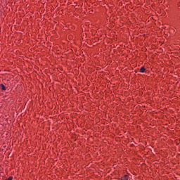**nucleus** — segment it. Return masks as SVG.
Listing matches in <instances>:
<instances>
[{
    "instance_id": "obj_4",
    "label": "nucleus",
    "mask_w": 180,
    "mask_h": 180,
    "mask_svg": "<svg viewBox=\"0 0 180 180\" xmlns=\"http://www.w3.org/2000/svg\"><path fill=\"white\" fill-rule=\"evenodd\" d=\"M12 179H13V176H10L9 178L6 179V180H12Z\"/></svg>"
},
{
    "instance_id": "obj_2",
    "label": "nucleus",
    "mask_w": 180,
    "mask_h": 180,
    "mask_svg": "<svg viewBox=\"0 0 180 180\" xmlns=\"http://www.w3.org/2000/svg\"><path fill=\"white\" fill-rule=\"evenodd\" d=\"M0 86L1 87L2 91H6V87L4 84H1Z\"/></svg>"
},
{
    "instance_id": "obj_1",
    "label": "nucleus",
    "mask_w": 180,
    "mask_h": 180,
    "mask_svg": "<svg viewBox=\"0 0 180 180\" xmlns=\"http://www.w3.org/2000/svg\"><path fill=\"white\" fill-rule=\"evenodd\" d=\"M129 176L124 175V176L121 177V180H128Z\"/></svg>"
},
{
    "instance_id": "obj_3",
    "label": "nucleus",
    "mask_w": 180,
    "mask_h": 180,
    "mask_svg": "<svg viewBox=\"0 0 180 180\" xmlns=\"http://www.w3.org/2000/svg\"><path fill=\"white\" fill-rule=\"evenodd\" d=\"M144 71H146V68H144V67H142V68L140 69V72H144Z\"/></svg>"
}]
</instances>
